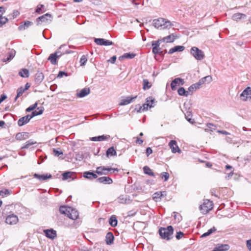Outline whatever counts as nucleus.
<instances>
[{
    "label": "nucleus",
    "instance_id": "obj_1",
    "mask_svg": "<svg viewBox=\"0 0 251 251\" xmlns=\"http://www.w3.org/2000/svg\"><path fill=\"white\" fill-rule=\"evenodd\" d=\"M152 23L156 28L160 30L170 29L174 25L170 21L163 18L154 19Z\"/></svg>",
    "mask_w": 251,
    "mask_h": 251
},
{
    "label": "nucleus",
    "instance_id": "obj_2",
    "mask_svg": "<svg viewBox=\"0 0 251 251\" xmlns=\"http://www.w3.org/2000/svg\"><path fill=\"white\" fill-rule=\"evenodd\" d=\"M173 231L174 229L171 226H167V228L161 227L159 230L161 237L167 240H169L172 238Z\"/></svg>",
    "mask_w": 251,
    "mask_h": 251
},
{
    "label": "nucleus",
    "instance_id": "obj_3",
    "mask_svg": "<svg viewBox=\"0 0 251 251\" xmlns=\"http://www.w3.org/2000/svg\"><path fill=\"white\" fill-rule=\"evenodd\" d=\"M119 170L117 168H112L105 167L104 166H100L97 168L96 173L99 175H107L110 173H113L115 172H118Z\"/></svg>",
    "mask_w": 251,
    "mask_h": 251
},
{
    "label": "nucleus",
    "instance_id": "obj_4",
    "mask_svg": "<svg viewBox=\"0 0 251 251\" xmlns=\"http://www.w3.org/2000/svg\"><path fill=\"white\" fill-rule=\"evenodd\" d=\"M213 208V202L208 200L203 201V204L200 206V210L201 212L205 214Z\"/></svg>",
    "mask_w": 251,
    "mask_h": 251
},
{
    "label": "nucleus",
    "instance_id": "obj_5",
    "mask_svg": "<svg viewBox=\"0 0 251 251\" xmlns=\"http://www.w3.org/2000/svg\"><path fill=\"white\" fill-rule=\"evenodd\" d=\"M190 53L197 60H201L204 58V54L203 51L198 48L193 47L190 50Z\"/></svg>",
    "mask_w": 251,
    "mask_h": 251
},
{
    "label": "nucleus",
    "instance_id": "obj_6",
    "mask_svg": "<svg viewBox=\"0 0 251 251\" xmlns=\"http://www.w3.org/2000/svg\"><path fill=\"white\" fill-rule=\"evenodd\" d=\"M184 83V80L183 79L179 77L176 78L171 83V89L172 90L175 91L176 90L177 86L182 85Z\"/></svg>",
    "mask_w": 251,
    "mask_h": 251
},
{
    "label": "nucleus",
    "instance_id": "obj_7",
    "mask_svg": "<svg viewBox=\"0 0 251 251\" xmlns=\"http://www.w3.org/2000/svg\"><path fill=\"white\" fill-rule=\"evenodd\" d=\"M95 43L100 46H110L113 44V43L110 40H106L103 38H95Z\"/></svg>",
    "mask_w": 251,
    "mask_h": 251
},
{
    "label": "nucleus",
    "instance_id": "obj_8",
    "mask_svg": "<svg viewBox=\"0 0 251 251\" xmlns=\"http://www.w3.org/2000/svg\"><path fill=\"white\" fill-rule=\"evenodd\" d=\"M51 15L49 13H46L45 15L38 17L36 20V22L38 25H40L42 23H46L48 21H50L51 20Z\"/></svg>",
    "mask_w": 251,
    "mask_h": 251
},
{
    "label": "nucleus",
    "instance_id": "obj_9",
    "mask_svg": "<svg viewBox=\"0 0 251 251\" xmlns=\"http://www.w3.org/2000/svg\"><path fill=\"white\" fill-rule=\"evenodd\" d=\"M241 99L246 101L248 98H251V88L248 87L240 94Z\"/></svg>",
    "mask_w": 251,
    "mask_h": 251
},
{
    "label": "nucleus",
    "instance_id": "obj_10",
    "mask_svg": "<svg viewBox=\"0 0 251 251\" xmlns=\"http://www.w3.org/2000/svg\"><path fill=\"white\" fill-rule=\"evenodd\" d=\"M18 221V217L14 214L9 215L5 220V222L9 225H15Z\"/></svg>",
    "mask_w": 251,
    "mask_h": 251
},
{
    "label": "nucleus",
    "instance_id": "obj_11",
    "mask_svg": "<svg viewBox=\"0 0 251 251\" xmlns=\"http://www.w3.org/2000/svg\"><path fill=\"white\" fill-rule=\"evenodd\" d=\"M160 44V43L159 40L153 41L152 42V46L153 47L152 52L154 54L156 55L158 53L161 54L162 53V51H159L160 50L159 48Z\"/></svg>",
    "mask_w": 251,
    "mask_h": 251
},
{
    "label": "nucleus",
    "instance_id": "obj_12",
    "mask_svg": "<svg viewBox=\"0 0 251 251\" xmlns=\"http://www.w3.org/2000/svg\"><path fill=\"white\" fill-rule=\"evenodd\" d=\"M169 146L171 148L173 153H176L177 152L180 153L181 152L175 140H171L169 143Z\"/></svg>",
    "mask_w": 251,
    "mask_h": 251
},
{
    "label": "nucleus",
    "instance_id": "obj_13",
    "mask_svg": "<svg viewBox=\"0 0 251 251\" xmlns=\"http://www.w3.org/2000/svg\"><path fill=\"white\" fill-rule=\"evenodd\" d=\"M30 115H27L25 116L20 118L18 121V125L19 126H22L27 123L31 119Z\"/></svg>",
    "mask_w": 251,
    "mask_h": 251
},
{
    "label": "nucleus",
    "instance_id": "obj_14",
    "mask_svg": "<svg viewBox=\"0 0 251 251\" xmlns=\"http://www.w3.org/2000/svg\"><path fill=\"white\" fill-rule=\"evenodd\" d=\"M44 232L47 237L52 240L54 239L57 236L56 231L53 229H46L44 230Z\"/></svg>",
    "mask_w": 251,
    "mask_h": 251
},
{
    "label": "nucleus",
    "instance_id": "obj_15",
    "mask_svg": "<svg viewBox=\"0 0 251 251\" xmlns=\"http://www.w3.org/2000/svg\"><path fill=\"white\" fill-rule=\"evenodd\" d=\"M166 196L165 191H158L153 194L152 198L155 201H159L162 197Z\"/></svg>",
    "mask_w": 251,
    "mask_h": 251
},
{
    "label": "nucleus",
    "instance_id": "obj_16",
    "mask_svg": "<svg viewBox=\"0 0 251 251\" xmlns=\"http://www.w3.org/2000/svg\"><path fill=\"white\" fill-rule=\"evenodd\" d=\"M62 53L60 51H57L54 53L51 54L48 59L50 60L52 64H55L56 63V59L61 55Z\"/></svg>",
    "mask_w": 251,
    "mask_h": 251
},
{
    "label": "nucleus",
    "instance_id": "obj_17",
    "mask_svg": "<svg viewBox=\"0 0 251 251\" xmlns=\"http://www.w3.org/2000/svg\"><path fill=\"white\" fill-rule=\"evenodd\" d=\"M97 181L104 184H111L113 183L112 179L108 176H102L98 178Z\"/></svg>",
    "mask_w": 251,
    "mask_h": 251
},
{
    "label": "nucleus",
    "instance_id": "obj_18",
    "mask_svg": "<svg viewBox=\"0 0 251 251\" xmlns=\"http://www.w3.org/2000/svg\"><path fill=\"white\" fill-rule=\"evenodd\" d=\"M34 177L41 181H43L47 180V179L51 178L52 176L51 175L49 174H46L44 175H38L37 174H34Z\"/></svg>",
    "mask_w": 251,
    "mask_h": 251
},
{
    "label": "nucleus",
    "instance_id": "obj_19",
    "mask_svg": "<svg viewBox=\"0 0 251 251\" xmlns=\"http://www.w3.org/2000/svg\"><path fill=\"white\" fill-rule=\"evenodd\" d=\"M78 216L79 214L78 211L71 208V210H70V212H69L67 217H68L69 218L72 220H75L78 218Z\"/></svg>",
    "mask_w": 251,
    "mask_h": 251
},
{
    "label": "nucleus",
    "instance_id": "obj_20",
    "mask_svg": "<svg viewBox=\"0 0 251 251\" xmlns=\"http://www.w3.org/2000/svg\"><path fill=\"white\" fill-rule=\"evenodd\" d=\"M15 55V51L14 50H11L10 51L7 55L5 56L4 58L2 59V61L3 62L7 63L8 62H9L10 60H11Z\"/></svg>",
    "mask_w": 251,
    "mask_h": 251
},
{
    "label": "nucleus",
    "instance_id": "obj_21",
    "mask_svg": "<svg viewBox=\"0 0 251 251\" xmlns=\"http://www.w3.org/2000/svg\"><path fill=\"white\" fill-rule=\"evenodd\" d=\"M83 176L84 177L90 180H92L98 177V176L96 174L88 171L84 172Z\"/></svg>",
    "mask_w": 251,
    "mask_h": 251
},
{
    "label": "nucleus",
    "instance_id": "obj_22",
    "mask_svg": "<svg viewBox=\"0 0 251 251\" xmlns=\"http://www.w3.org/2000/svg\"><path fill=\"white\" fill-rule=\"evenodd\" d=\"M109 138H110L109 135H101V136L92 137L90 138V140L92 141L97 142V141H104V140L108 139Z\"/></svg>",
    "mask_w": 251,
    "mask_h": 251
},
{
    "label": "nucleus",
    "instance_id": "obj_23",
    "mask_svg": "<svg viewBox=\"0 0 251 251\" xmlns=\"http://www.w3.org/2000/svg\"><path fill=\"white\" fill-rule=\"evenodd\" d=\"M90 93V90L89 88H85L77 93L76 96L79 98H83L88 95Z\"/></svg>",
    "mask_w": 251,
    "mask_h": 251
},
{
    "label": "nucleus",
    "instance_id": "obj_24",
    "mask_svg": "<svg viewBox=\"0 0 251 251\" xmlns=\"http://www.w3.org/2000/svg\"><path fill=\"white\" fill-rule=\"evenodd\" d=\"M185 47L183 46H176L170 49L169 50V54H172L176 51H182L184 50Z\"/></svg>",
    "mask_w": 251,
    "mask_h": 251
},
{
    "label": "nucleus",
    "instance_id": "obj_25",
    "mask_svg": "<svg viewBox=\"0 0 251 251\" xmlns=\"http://www.w3.org/2000/svg\"><path fill=\"white\" fill-rule=\"evenodd\" d=\"M137 98V96L135 97H127L125 99L122 100L120 102V105H125L130 103L132 100Z\"/></svg>",
    "mask_w": 251,
    "mask_h": 251
},
{
    "label": "nucleus",
    "instance_id": "obj_26",
    "mask_svg": "<svg viewBox=\"0 0 251 251\" xmlns=\"http://www.w3.org/2000/svg\"><path fill=\"white\" fill-rule=\"evenodd\" d=\"M114 236L112 232H108L105 237V242L107 245H110L113 243Z\"/></svg>",
    "mask_w": 251,
    "mask_h": 251
},
{
    "label": "nucleus",
    "instance_id": "obj_27",
    "mask_svg": "<svg viewBox=\"0 0 251 251\" xmlns=\"http://www.w3.org/2000/svg\"><path fill=\"white\" fill-rule=\"evenodd\" d=\"M28 137V133L27 132H19L16 135V139L17 140H24L26 139Z\"/></svg>",
    "mask_w": 251,
    "mask_h": 251
},
{
    "label": "nucleus",
    "instance_id": "obj_28",
    "mask_svg": "<svg viewBox=\"0 0 251 251\" xmlns=\"http://www.w3.org/2000/svg\"><path fill=\"white\" fill-rule=\"evenodd\" d=\"M71 207L66 206H61L59 208L60 212L68 216L69 212H70Z\"/></svg>",
    "mask_w": 251,
    "mask_h": 251
},
{
    "label": "nucleus",
    "instance_id": "obj_29",
    "mask_svg": "<svg viewBox=\"0 0 251 251\" xmlns=\"http://www.w3.org/2000/svg\"><path fill=\"white\" fill-rule=\"evenodd\" d=\"M246 17V15L244 14L237 13L233 15L232 16V19L234 21H238L242 19H245Z\"/></svg>",
    "mask_w": 251,
    "mask_h": 251
},
{
    "label": "nucleus",
    "instance_id": "obj_30",
    "mask_svg": "<svg viewBox=\"0 0 251 251\" xmlns=\"http://www.w3.org/2000/svg\"><path fill=\"white\" fill-rule=\"evenodd\" d=\"M43 111H44V108L43 107H38V108H37V109L36 110L33 111L32 112L31 114L30 115V117H31V118H32L34 116L41 115L43 113Z\"/></svg>",
    "mask_w": 251,
    "mask_h": 251
},
{
    "label": "nucleus",
    "instance_id": "obj_31",
    "mask_svg": "<svg viewBox=\"0 0 251 251\" xmlns=\"http://www.w3.org/2000/svg\"><path fill=\"white\" fill-rule=\"evenodd\" d=\"M74 173L71 172H65L62 174V179L67 180L68 179H71L70 180H73L74 178L72 177V176Z\"/></svg>",
    "mask_w": 251,
    "mask_h": 251
},
{
    "label": "nucleus",
    "instance_id": "obj_32",
    "mask_svg": "<svg viewBox=\"0 0 251 251\" xmlns=\"http://www.w3.org/2000/svg\"><path fill=\"white\" fill-rule=\"evenodd\" d=\"M4 8L2 6L0 7V13H2L3 10ZM8 21V19L5 17H2L0 14V27L2 26L4 24H5Z\"/></svg>",
    "mask_w": 251,
    "mask_h": 251
},
{
    "label": "nucleus",
    "instance_id": "obj_33",
    "mask_svg": "<svg viewBox=\"0 0 251 251\" xmlns=\"http://www.w3.org/2000/svg\"><path fill=\"white\" fill-rule=\"evenodd\" d=\"M44 76L42 73L38 72L35 75V80L36 83H40L44 79Z\"/></svg>",
    "mask_w": 251,
    "mask_h": 251
},
{
    "label": "nucleus",
    "instance_id": "obj_34",
    "mask_svg": "<svg viewBox=\"0 0 251 251\" xmlns=\"http://www.w3.org/2000/svg\"><path fill=\"white\" fill-rule=\"evenodd\" d=\"M32 23L30 21H25L23 25H21L19 26V29L20 30H25L29 26L32 25Z\"/></svg>",
    "mask_w": 251,
    "mask_h": 251
},
{
    "label": "nucleus",
    "instance_id": "obj_35",
    "mask_svg": "<svg viewBox=\"0 0 251 251\" xmlns=\"http://www.w3.org/2000/svg\"><path fill=\"white\" fill-rule=\"evenodd\" d=\"M155 99L152 97H150L146 99V104H149V107L152 108L154 107Z\"/></svg>",
    "mask_w": 251,
    "mask_h": 251
},
{
    "label": "nucleus",
    "instance_id": "obj_36",
    "mask_svg": "<svg viewBox=\"0 0 251 251\" xmlns=\"http://www.w3.org/2000/svg\"><path fill=\"white\" fill-rule=\"evenodd\" d=\"M117 218L114 215L111 216L109 219V224L113 227H115L117 225Z\"/></svg>",
    "mask_w": 251,
    "mask_h": 251
},
{
    "label": "nucleus",
    "instance_id": "obj_37",
    "mask_svg": "<svg viewBox=\"0 0 251 251\" xmlns=\"http://www.w3.org/2000/svg\"><path fill=\"white\" fill-rule=\"evenodd\" d=\"M178 94L180 96L187 97L190 95L188 91H186L183 87H180L178 89Z\"/></svg>",
    "mask_w": 251,
    "mask_h": 251
},
{
    "label": "nucleus",
    "instance_id": "obj_38",
    "mask_svg": "<svg viewBox=\"0 0 251 251\" xmlns=\"http://www.w3.org/2000/svg\"><path fill=\"white\" fill-rule=\"evenodd\" d=\"M143 89L144 90H148L151 87V84L147 79H144L143 81Z\"/></svg>",
    "mask_w": 251,
    "mask_h": 251
},
{
    "label": "nucleus",
    "instance_id": "obj_39",
    "mask_svg": "<svg viewBox=\"0 0 251 251\" xmlns=\"http://www.w3.org/2000/svg\"><path fill=\"white\" fill-rule=\"evenodd\" d=\"M175 40V36L173 34L169 35L163 38L162 40L167 43H172Z\"/></svg>",
    "mask_w": 251,
    "mask_h": 251
},
{
    "label": "nucleus",
    "instance_id": "obj_40",
    "mask_svg": "<svg viewBox=\"0 0 251 251\" xmlns=\"http://www.w3.org/2000/svg\"><path fill=\"white\" fill-rule=\"evenodd\" d=\"M143 171L145 174L148 175L150 176H154V173L148 166H144L143 167Z\"/></svg>",
    "mask_w": 251,
    "mask_h": 251
},
{
    "label": "nucleus",
    "instance_id": "obj_41",
    "mask_svg": "<svg viewBox=\"0 0 251 251\" xmlns=\"http://www.w3.org/2000/svg\"><path fill=\"white\" fill-rule=\"evenodd\" d=\"M19 75L22 77H28L29 76V71L27 69H23L19 72Z\"/></svg>",
    "mask_w": 251,
    "mask_h": 251
},
{
    "label": "nucleus",
    "instance_id": "obj_42",
    "mask_svg": "<svg viewBox=\"0 0 251 251\" xmlns=\"http://www.w3.org/2000/svg\"><path fill=\"white\" fill-rule=\"evenodd\" d=\"M136 54L134 53H126L124 54L122 56L119 57V59L121 58H129L132 59L135 56Z\"/></svg>",
    "mask_w": 251,
    "mask_h": 251
},
{
    "label": "nucleus",
    "instance_id": "obj_43",
    "mask_svg": "<svg viewBox=\"0 0 251 251\" xmlns=\"http://www.w3.org/2000/svg\"><path fill=\"white\" fill-rule=\"evenodd\" d=\"M11 194V191L7 189H4L0 191V196L4 198Z\"/></svg>",
    "mask_w": 251,
    "mask_h": 251
},
{
    "label": "nucleus",
    "instance_id": "obj_44",
    "mask_svg": "<svg viewBox=\"0 0 251 251\" xmlns=\"http://www.w3.org/2000/svg\"><path fill=\"white\" fill-rule=\"evenodd\" d=\"M106 155L107 156H114L116 155V151L113 147L109 148L106 151Z\"/></svg>",
    "mask_w": 251,
    "mask_h": 251
},
{
    "label": "nucleus",
    "instance_id": "obj_45",
    "mask_svg": "<svg viewBox=\"0 0 251 251\" xmlns=\"http://www.w3.org/2000/svg\"><path fill=\"white\" fill-rule=\"evenodd\" d=\"M25 91L26 90H25L23 87H20V88H19L17 90V95L16 98H15V101H16L17 99L20 96H21L23 95V94L25 92Z\"/></svg>",
    "mask_w": 251,
    "mask_h": 251
},
{
    "label": "nucleus",
    "instance_id": "obj_46",
    "mask_svg": "<svg viewBox=\"0 0 251 251\" xmlns=\"http://www.w3.org/2000/svg\"><path fill=\"white\" fill-rule=\"evenodd\" d=\"M199 89L198 86V84H196V83L195 84H193L192 85H191L189 88H188V91L190 93V95H192L193 92L197 90V89Z\"/></svg>",
    "mask_w": 251,
    "mask_h": 251
},
{
    "label": "nucleus",
    "instance_id": "obj_47",
    "mask_svg": "<svg viewBox=\"0 0 251 251\" xmlns=\"http://www.w3.org/2000/svg\"><path fill=\"white\" fill-rule=\"evenodd\" d=\"M206 126L207 128L205 129L206 132L213 131L215 129V126L211 123H208Z\"/></svg>",
    "mask_w": 251,
    "mask_h": 251
},
{
    "label": "nucleus",
    "instance_id": "obj_48",
    "mask_svg": "<svg viewBox=\"0 0 251 251\" xmlns=\"http://www.w3.org/2000/svg\"><path fill=\"white\" fill-rule=\"evenodd\" d=\"M127 199L126 196L124 195H121L118 198V201L120 203H126Z\"/></svg>",
    "mask_w": 251,
    "mask_h": 251
},
{
    "label": "nucleus",
    "instance_id": "obj_49",
    "mask_svg": "<svg viewBox=\"0 0 251 251\" xmlns=\"http://www.w3.org/2000/svg\"><path fill=\"white\" fill-rule=\"evenodd\" d=\"M216 230V228L215 227H213L212 228H211L209 229V230H208V231L206 232L203 233L201 235V237H205L206 236H209L211 233H212L213 232L215 231Z\"/></svg>",
    "mask_w": 251,
    "mask_h": 251
},
{
    "label": "nucleus",
    "instance_id": "obj_50",
    "mask_svg": "<svg viewBox=\"0 0 251 251\" xmlns=\"http://www.w3.org/2000/svg\"><path fill=\"white\" fill-rule=\"evenodd\" d=\"M161 177L162 179H164V181H167L170 176L169 174L167 172H162L160 174Z\"/></svg>",
    "mask_w": 251,
    "mask_h": 251
},
{
    "label": "nucleus",
    "instance_id": "obj_51",
    "mask_svg": "<svg viewBox=\"0 0 251 251\" xmlns=\"http://www.w3.org/2000/svg\"><path fill=\"white\" fill-rule=\"evenodd\" d=\"M35 144H36V142L32 141L31 140H28L25 143V145L22 147V149H27L30 146Z\"/></svg>",
    "mask_w": 251,
    "mask_h": 251
},
{
    "label": "nucleus",
    "instance_id": "obj_52",
    "mask_svg": "<svg viewBox=\"0 0 251 251\" xmlns=\"http://www.w3.org/2000/svg\"><path fill=\"white\" fill-rule=\"evenodd\" d=\"M87 61V58L85 55H83L80 59V66H84Z\"/></svg>",
    "mask_w": 251,
    "mask_h": 251
},
{
    "label": "nucleus",
    "instance_id": "obj_53",
    "mask_svg": "<svg viewBox=\"0 0 251 251\" xmlns=\"http://www.w3.org/2000/svg\"><path fill=\"white\" fill-rule=\"evenodd\" d=\"M54 155L56 156H59L60 155H63V153L62 151L61 150H60L59 149H54L53 150Z\"/></svg>",
    "mask_w": 251,
    "mask_h": 251
},
{
    "label": "nucleus",
    "instance_id": "obj_54",
    "mask_svg": "<svg viewBox=\"0 0 251 251\" xmlns=\"http://www.w3.org/2000/svg\"><path fill=\"white\" fill-rule=\"evenodd\" d=\"M191 116V114L190 112H187V114H185V118L190 123L193 124L194 123V120L193 119H192L191 118H190L189 116Z\"/></svg>",
    "mask_w": 251,
    "mask_h": 251
},
{
    "label": "nucleus",
    "instance_id": "obj_55",
    "mask_svg": "<svg viewBox=\"0 0 251 251\" xmlns=\"http://www.w3.org/2000/svg\"><path fill=\"white\" fill-rule=\"evenodd\" d=\"M37 105H38L37 103H35L34 104H33L32 105H30L29 107H28L26 109V111L27 112H30L31 111H32V110H34V109H35L36 107H37Z\"/></svg>",
    "mask_w": 251,
    "mask_h": 251
},
{
    "label": "nucleus",
    "instance_id": "obj_56",
    "mask_svg": "<svg viewBox=\"0 0 251 251\" xmlns=\"http://www.w3.org/2000/svg\"><path fill=\"white\" fill-rule=\"evenodd\" d=\"M135 110H136L138 113H141L142 112H143V109L142 108V106L140 105V104L136 105Z\"/></svg>",
    "mask_w": 251,
    "mask_h": 251
},
{
    "label": "nucleus",
    "instance_id": "obj_57",
    "mask_svg": "<svg viewBox=\"0 0 251 251\" xmlns=\"http://www.w3.org/2000/svg\"><path fill=\"white\" fill-rule=\"evenodd\" d=\"M184 236V233L181 231L176 233V237L177 239L179 240Z\"/></svg>",
    "mask_w": 251,
    "mask_h": 251
},
{
    "label": "nucleus",
    "instance_id": "obj_58",
    "mask_svg": "<svg viewBox=\"0 0 251 251\" xmlns=\"http://www.w3.org/2000/svg\"><path fill=\"white\" fill-rule=\"evenodd\" d=\"M44 7V5H42V4H40L39 5H38L37 8H36V12L37 13H42V8H43Z\"/></svg>",
    "mask_w": 251,
    "mask_h": 251
},
{
    "label": "nucleus",
    "instance_id": "obj_59",
    "mask_svg": "<svg viewBox=\"0 0 251 251\" xmlns=\"http://www.w3.org/2000/svg\"><path fill=\"white\" fill-rule=\"evenodd\" d=\"M205 81L204 78V77H202L201 79L199 80V82L198 83H196V84H198V86L199 88H200V87L201 85L204 84L205 83Z\"/></svg>",
    "mask_w": 251,
    "mask_h": 251
},
{
    "label": "nucleus",
    "instance_id": "obj_60",
    "mask_svg": "<svg viewBox=\"0 0 251 251\" xmlns=\"http://www.w3.org/2000/svg\"><path fill=\"white\" fill-rule=\"evenodd\" d=\"M64 75L67 76V74L65 72L60 71L57 75V77L61 78Z\"/></svg>",
    "mask_w": 251,
    "mask_h": 251
},
{
    "label": "nucleus",
    "instance_id": "obj_61",
    "mask_svg": "<svg viewBox=\"0 0 251 251\" xmlns=\"http://www.w3.org/2000/svg\"><path fill=\"white\" fill-rule=\"evenodd\" d=\"M146 153L147 156H149L152 152V150L150 147H148L146 149Z\"/></svg>",
    "mask_w": 251,
    "mask_h": 251
},
{
    "label": "nucleus",
    "instance_id": "obj_62",
    "mask_svg": "<svg viewBox=\"0 0 251 251\" xmlns=\"http://www.w3.org/2000/svg\"><path fill=\"white\" fill-rule=\"evenodd\" d=\"M204 78L205 79V81H207L208 83H210L212 80V77L210 75H207L206 76H205L204 77Z\"/></svg>",
    "mask_w": 251,
    "mask_h": 251
},
{
    "label": "nucleus",
    "instance_id": "obj_63",
    "mask_svg": "<svg viewBox=\"0 0 251 251\" xmlns=\"http://www.w3.org/2000/svg\"><path fill=\"white\" fill-rule=\"evenodd\" d=\"M148 104H146V103H145L144 104H143L142 105V108L143 109V112L145 111H147L148 109V108H149V105Z\"/></svg>",
    "mask_w": 251,
    "mask_h": 251
},
{
    "label": "nucleus",
    "instance_id": "obj_64",
    "mask_svg": "<svg viewBox=\"0 0 251 251\" xmlns=\"http://www.w3.org/2000/svg\"><path fill=\"white\" fill-rule=\"evenodd\" d=\"M247 246L250 251H251V239L247 240Z\"/></svg>",
    "mask_w": 251,
    "mask_h": 251
}]
</instances>
